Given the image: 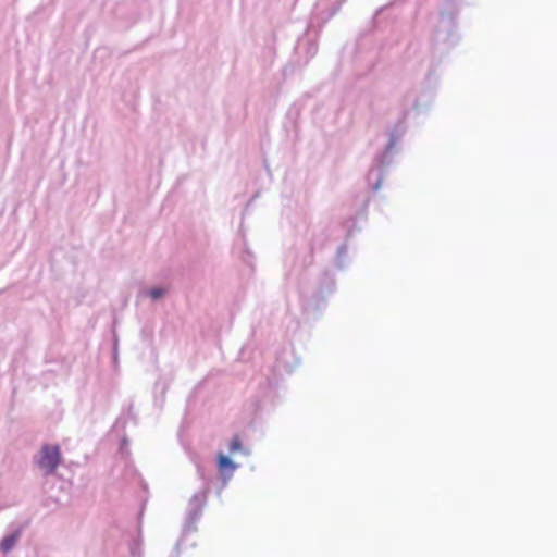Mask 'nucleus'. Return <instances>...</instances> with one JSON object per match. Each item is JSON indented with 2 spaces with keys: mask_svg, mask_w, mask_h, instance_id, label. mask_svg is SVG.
<instances>
[{
  "mask_svg": "<svg viewBox=\"0 0 557 557\" xmlns=\"http://www.w3.org/2000/svg\"><path fill=\"white\" fill-rule=\"evenodd\" d=\"M61 460L60 447L58 445H45L40 451L38 465L46 470L47 473H53Z\"/></svg>",
  "mask_w": 557,
  "mask_h": 557,
  "instance_id": "nucleus-1",
  "label": "nucleus"
},
{
  "mask_svg": "<svg viewBox=\"0 0 557 557\" xmlns=\"http://www.w3.org/2000/svg\"><path fill=\"white\" fill-rule=\"evenodd\" d=\"M218 468L221 472H225V471L233 472L235 470V465L228 457H226L223 454H219Z\"/></svg>",
  "mask_w": 557,
  "mask_h": 557,
  "instance_id": "nucleus-2",
  "label": "nucleus"
},
{
  "mask_svg": "<svg viewBox=\"0 0 557 557\" xmlns=\"http://www.w3.org/2000/svg\"><path fill=\"white\" fill-rule=\"evenodd\" d=\"M20 537V533L16 532L10 536H7L1 542V548L3 552H9L16 543L17 539Z\"/></svg>",
  "mask_w": 557,
  "mask_h": 557,
  "instance_id": "nucleus-3",
  "label": "nucleus"
},
{
  "mask_svg": "<svg viewBox=\"0 0 557 557\" xmlns=\"http://www.w3.org/2000/svg\"><path fill=\"white\" fill-rule=\"evenodd\" d=\"M242 450V443L238 436L233 437L231 445H230V451L232 454L237 453Z\"/></svg>",
  "mask_w": 557,
  "mask_h": 557,
  "instance_id": "nucleus-4",
  "label": "nucleus"
},
{
  "mask_svg": "<svg viewBox=\"0 0 557 557\" xmlns=\"http://www.w3.org/2000/svg\"><path fill=\"white\" fill-rule=\"evenodd\" d=\"M164 294V289L162 288H153L149 292V295L152 299H158L160 298L161 296H163Z\"/></svg>",
  "mask_w": 557,
  "mask_h": 557,
  "instance_id": "nucleus-5",
  "label": "nucleus"
}]
</instances>
